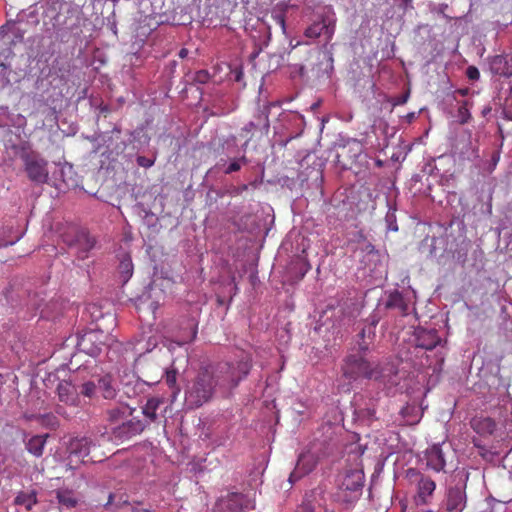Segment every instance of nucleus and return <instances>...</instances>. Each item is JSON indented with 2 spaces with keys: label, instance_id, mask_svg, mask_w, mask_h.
<instances>
[{
  "label": "nucleus",
  "instance_id": "obj_1",
  "mask_svg": "<svg viewBox=\"0 0 512 512\" xmlns=\"http://www.w3.org/2000/svg\"><path fill=\"white\" fill-rule=\"evenodd\" d=\"M248 361L237 363H219L216 366L201 367L185 388V405L188 409H197L210 402L219 392L227 397L249 374Z\"/></svg>",
  "mask_w": 512,
  "mask_h": 512
},
{
  "label": "nucleus",
  "instance_id": "obj_2",
  "mask_svg": "<svg viewBox=\"0 0 512 512\" xmlns=\"http://www.w3.org/2000/svg\"><path fill=\"white\" fill-rule=\"evenodd\" d=\"M342 377L350 384L360 379H371L378 374V366L359 353L349 354L343 360Z\"/></svg>",
  "mask_w": 512,
  "mask_h": 512
},
{
  "label": "nucleus",
  "instance_id": "obj_3",
  "mask_svg": "<svg viewBox=\"0 0 512 512\" xmlns=\"http://www.w3.org/2000/svg\"><path fill=\"white\" fill-rule=\"evenodd\" d=\"M469 473L464 469L455 470L445 499V508L448 512H461L466 506V486Z\"/></svg>",
  "mask_w": 512,
  "mask_h": 512
},
{
  "label": "nucleus",
  "instance_id": "obj_4",
  "mask_svg": "<svg viewBox=\"0 0 512 512\" xmlns=\"http://www.w3.org/2000/svg\"><path fill=\"white\" fill-rule=\"evenodd\" d=\"M365 476L361 470H349L338 485L335 500L346 505L354 504L362 495Z\"/></svg>",
  "mask_w": 512,
  "mask_h": 512
},
{
  "label": "nucleus",
  "instance_id": "obj_5",
  "mask_svg": "<svg viewBox=\"0 0 512 512\" xmlns=\"http://www.w3.org/2000/svg\"><path fill=\"white\" fill-rule=\"evenodd\" d=\"M406 478L416 487V503L428 504L436 489L435 481L415 468L407 469Z\"/></svg>",
  "mask_w": 512,
  "mask_h": 512
},
{
  "label": "nucleus",
  "instance_id": "obj_6",
  "mask_svg": "<svg viewBox=\"0 0 512 512\" xmlns=\"http://www.w3.org/2000/svg\"><path fill=\"white\" fill-rule=\"evenodd\" d=\"M108 338L103 330H89L78 336L76 347L79 352L97 357L106 347Z\"/></svg>",
  "mask_w": 512,
  "mask_h": 512
},
{
  "label": "nucleus",
  "instance_id": "obj_7",
  "mask_svg": "<svg viewBox=\"0 0 512 512\" xmlns=\"http://www.w3.org/2000/svg\"><path fill=\"white\" fill-rule=\"evenodd\" d=\"M24 170L28 178L36 184L47 183L49 178L48 162L36 153L24 152L21 155Z\"/></svg>",
  "mask_w": 512,
  "mask_h": 512
},
{
  "label": "nucleus",
  "instance_id": "obj_8",
  "mask_svg": "<svg viewBox=\"0 0 512 512\" xmlns=\"http://www.w3.org/2000/svg\"><path fill=\"white\" fill-rule=\"evenodd\" d=\"M381 319L377 311H373L366 319L357 325L358 333L355 341L360 352H367L374 343L376 337V326Z\"/></svg>",
  "mask_w": 512,
  "mask_h": 512
},
{
  "label": "nucleus",
  "instance_id": "obj_9",
  "mask_svg": "<svg viewBox=\"0 0 512 512\" xmlns=\"http://www.w3.org/2000/svg\"><path fill=\"white\" fill-rule=\"evenodd\" d=\"M255 508L254 500L242 493L232 492L222 496L216 503L218 512H245Z\"/></svg>",
  "mask_w": 512,
  "mask_h": 512
},
{
  "label": "nucleus",
  "instance_id": "obj_10",
  "mask_svg": "<svg viewBox=\"0 0 512 512\" xmlns=\"http://www.w3.org/2000/svg\"><path fill=\"white\" fill-rule=\"evenodd\" d=\"M269 113L268 105L259 108L254 115V120L249 121L241 128L240 135L246 139H252L256 132H260L261 135H268L270 129Z\"/></svg>",
  "mask_w": 512,
  "mask_h": 512
},
{
  "label": "nucleus",
  "instance_id": "obj_11",
  "mask_svg": "<svg viewBox=\"0 0 512 512\" xmlns=\"http://www.w3.org/2000/svg\"><path fill=\"white\" fill-rule=\"evenodd\" d=\"M147 423L138 418L124 420L120 424L112 427L111 438L115 441H125L139 435L146 428Z\"/></svg>",
  "mask_w": 512,
  "mask_h": 512
},
{
  "label": "nucleus",
  "instance_id": "obj_12",
  "mask_svg": "<svg viewBox=\"0 0 512 512\" xmlns=\"http://www.w3.org/2000/svg\"><path fill=\"white\" fill-rule=\"evenodd\" d=\"M421 461L425 464L426 468L434 472H445L447 464L446 452L444 451V443L433 444L429 446L424 452Z\"/></svg>",
  "mask_w": 512,
  "mask_h": 512
},
{
  "label": "nucleus",
  "instance_id": "obj_13",
  "mask_svg": "<svg viewBox=\"0 0 512 512\" xmlns=\"http://www.w3.org/2000/svg\"><path fill=\"white\" fill-rule=\"evenodd\" d=\"M317 464V458L311 451L303 452L299 455L296 466L289 476L290 483H294L303 476L314 470Z\"/></svg>",
  "mask_w": 512,
  "mask_h": 512
},
{
  "label": "nucleus",
  "instance_id": "obj_14",
  "mask_svg": "<svg viewBox=\"0 0 512 512\" xmlns=\"http://www.w3.org/2000/svg\"><path fill=\"white\" fill-rule=\"evenodd\" d=\"M55 187L59 190L71 189L78 185L76 173L71 164L65 163L53 172Z\"/></svg>",
  "mask_w": 512,
  "mask_h": 512
},
{
  "label": "nucleus",
  "instance_id": "obj_15",
  "mask_svg": "<svg viewBox=\"0 0 512 512\" xmlns=\"http://www.w3.org/2000/svg\"><path fill=\"white\" fill-rule=\"evenodd\" d=\"M415 348L431 351L441 344V337L436 329L417 328L414 333Z\"/></svg>",
  "mask_w": 512,
  "mask_h": 512
},
{
  "label": "nucleus",
  "instance_id": "obj_16",
  "mask_svg": "<svg viewBox=\"0 0 512 512\" xmlns=\"http://www.w3.org/2000/svg\"><path fill=\"white\" fill-rule=\"evenodd\" d=\"M96 241L86 231L79 230L72 242L69 243L71 247L76 250L79 259H86L89 252L95 247Z\"/></svg>",
  "mask_w": 512,
  "mask_h": 512
},
{
  "label": "nucleus",
  "instance_id": "obj_17",
  "mask_svg": "<svg viewBox=\"0 0 512 512\" xmlns=\"http://www.w3.org/2000/svg\"><path fill=\"white\" fill-rule=\"evenodd\" d=\"M328 495L326 492V488L322 485L317 486L312 489L309 493L305 495L303 500L304 503L312 506V509L316 511V509H322L323 512H335L334 509H330L327 504Z\"/></svg>",
  "mask_w": 512,
  "mask_h": 512
},
{
  "label": "nucleus",
  "instance_id": "obj_18",
  "mask_svg": "<svg viewBox=\"0 0 512 512\" xmlns=\"http://www.w3.org/2000/svg\"><path fill=\"white\" fill-rule=\"evenodd\" d=\"M57 394L59 400L67 405L77 406L79 403L77 391L68 381L64 380L59 382L57 386Z\"/></svg>",
  "mask_w": 512,
  "mask_h": 512
},
{
  "label": "nucleus",
  "instance_id": "obj_19",
  "mask_svg": "<svg viewBox=\"0 0 512 512\" xmlns=\"http://www.w3.org/2000/svg\"><path fill=\"white\" fill-rule=\"evenodd\" d=\"M92 441L87 437L74 438L69 442L68 450L70 455L78 458H85L90 453Z\"/></svg>",
  "mask_w": 512,
  "mask_h": 512
},
{
  "label": "nucleus",
  "instance_id": "obj_20",
  "mask_svg": "<svg viewBox=\"0 0 512 512\" xmlns=\"http://www.w3.org/2000/svg\"><path fill=\"white\" fill-rule=\"evenodd\" d=\"M386 309H396L403 316L408 314L409 306L401 292L394 290L388 294L385 302Z\"/></svg>",
  "mask_w": 512,
  "mask_h": 512
},
{
  "label": "nucleus",
  "instance_id": "obj_21",
  "mask_svg": "<svg viewBox=\"0 0 512 512\" xmlns=\"http://www.w3.org/2000/svg\"><path fill=\"white\" fill-rule=\"evenodd\" d=\"M250 141H251V138H248L242 144V146H241L242 155L241 156H239V157L234 156L233 158H231L230 163L224 169L225 174L229 175L234 172H237L241 169L242 165L248 164L249 160L247 159L245 154H246V151H247Z\"/></svg>",
  "mask_w": 512,
  "mask_h": 512
},
{
  "label": "nucleus",
  "instance_id": "obj_22",
  "mask_svg": "<svg viewBox=\"0 0 512 512\" xmlns=\"http://www.w3.org/2000/svg\"><path fill=\"white\" fill-rule=\"evenodd\" d=\"M97 387L98 391L105 399H113L116 397L117 392L111 375L106 374L98 378Z\"/></svg>",
  "mask_w": 512,
  "mask_h": 512
},
{
  "label": "nucleus",
  "instance_id": "obj_23",
  "mask_svg": "<svg viewBox=\"0 0 512 512\" xmlns=\"http://www.w3.org/2000/svg\"><path fill=\"white\" fill-rule=\"evenodd\" d=\"M14 23H26L31 26H36L39 23L38 9L36 4L29 6L27 9L21 10L14 20Z\"/></svg>",
  "mask_w": 512,
  "mask_h": 512
},
{
  "label": "nucleus",
  "instance_id": "obj_24",
  "mask_svg": "<svg viewBox=\"0 0 512 512\" xmlns=\"http://www.w3.org/2000/svg\"><path fill=\"white\" fill-rule=\"evenodd\" d=\"M491 69L495 74L510 77L512 75V67L503 55H496L491 60Z\"/></svg>",
  "mask_w": 512,
  "mask_h": 512
},
{
  "label": "nucleus",
  "instance_id": "obj_25",
  "mask_svg": "<svg viewBox=\"0 0 512 512\" xmlns=\"http://www.w3.org/2000/svg\"><path fill=\"white\" fill-rule=\"evenodd\" d=\"M67 20L68 17L61 13H56L51 18V25L57 37L62 38L65 31H73V25H68Z\"/></svg>",
  "mask_w": 512,
  "mask_h": 512
},
{
  "label": "nucleus",
  "instance_id": "obj_26",
  "mask_svg": "<svg viewBox=\"0 0 512 512\" xmlns=\"http://www.w3.org/2000/svg\"><path fill=\"white\" fill-rule=\"evenodd\" d=\"M163 398L151 397L147 400L145 406L142 409L143 415L149 419V422H154L157 419V410L161 404H163Z\"/></svg>",
  "mask_w": 512,
  "mask_h": 512
},
{
  "label": "nucleus",
  "instance_id": "obj_27",
  "mask_svg": "<svg viewBox=\"0 0 512 512\" xmlns=\"http://www.w3.org/2000/svg\"><path fill=\"white\" fill-rule=\"evenodd\" d=\"M47 435H35L31 437L26 443V449L28 452L36 457H40L43 454L44 446L46 443Z\"/></svg>",
  "mask_w": 512,
  "mask_h": 512
},
{
  "label": "nucleus",
  "instance_id": "obj_28",
  "mask_svg": "<svg viewBox=\"0 0 512 512\" xmlns=\"http://www.w3.org/2000/svg\"><path fill=\"white\" fill-rule=\"evenodd\" d=\"M131 413L132 412L128 411L127 407H124V406L113 407V408L107 410V420L109 421L110 424L116 426L126 419L127 414L131 415Z\"/></svg>",
  "mask_w": 512,
  "mask_h": 512
},
{
  "label": "nucleus",
  "instance_id": "obj_29",
  "mask_svg": "<svg viewBox=\"0 0 512 512\" xmlns=\"http://www.w3.org/2000/svg\"><path fill=\"white\" fill-rule=\"evenodd\" d=\"M56 498L58 503L66 508H74L78 503V499L75 497L74 492L69 489L56 490Z\"/></svg>",
  "mask_w": 512,
  "mask_h": 512
},
{
  "label": "nucleus",
  "instance_id": "obj_30",
  "mask_svg": "<svg viewBox=\"0 0 512 512\" xmlns=\"http://www.w3.org/2000/svg\"><path fill=\"white\" fill-rule=\"evenodd\" d=\"M473 427L479 434H493L496 429V423L491 418H482L474 420Z\"/></svg>",
  "mask_w": 512,
  "mask_h": 512
},
{
  "label": "nucleus",
  "instance_id": "obj_31",
  "mask_svg": "<svg viewBox=\"0 0 512 512\" xmlns=\"http://www.w3.org/2000/svg\"><path fill=\"white\" fill-rule=\"evenodd\" d=\"M15 505H23L27 510H31L37 503L36 492L30 493L19 492L14 500Z\"/></svg>",
  "mask_w": 512,
  "mask_h": 512
},
{
  "label": "nucleus",
  "instance_id": "obj_32",
  "mask_svg": "<svg viewBox=\"0 0 512 512\" xmlns=\"http://www.w3.org/2000/svg\"><path fill=\"white\" fill-rule=\"evenodd\" d=\"M118 270L122 282L126 283L133 274V264L130 256L126 255L125 257H123V259L119 263Z\"/></svg>",
  "mask_w": 512,
  "mask_h": 512
},
{
  "label": "nucleus",
  "instance_id": "obj_33",
  "mask_svg": "<svg viewBox=\"0 0 512 512\" xmlns=\"http://www.w3.org/2000/svg\"><path fill=\"white\" fill-rule=\"evenodd\" d=\"M40 425L45 428L55 430L59 426L58 418L52 413L39 414L33 417Z\"/></svg>",
  "mask_w": 512,
  "mask_h": 512
},
{
  "label": "nucleus",
  "instance_id": "obj_34",
  "mask_svg": "<svg viewBox=\"0 0 512 512\" xmlns=\"http://www.w3.org/2000/svg\"><path fill=\"white\" fill-rule=\"evenodd\" d=\"M222 148L226 156L231 157L238 153L241 150V147L238 146V140L235 135H229L223 142Z\"/></svg>",
  "mask_w": 512,
  "mask_h": 512
},
{
  "label": "nucleus",
  "instance_id": "obj_35",
  "mask_svg": "<svg viewBox=\"0 0 512 512\" xmlns=\"http://www.w3.org/2000/svg\"><path fill=\"white\" fill-rule=\"evenodd\" d=\"M325 28V20L315 22L305 30V36L308 38H318L322 35Z\"/></svg>",
  "mask_w": 512,
  "mask_h": 512
},
{
  "label": "nucleus",
  "instance_id": "obj_36",
  "mask_svg": "<svg viewBox=\"0 0 512 512\" xmlns=\"http://www.w3.org/2000/svg\"><path fill=\"white\" fill-rule=\"evenodd\" d=\"M385 222L387 224V229L389 231H393V232L398 231L395 209H392L391 207H389V210L385 216Z\"/></svg>",
  "mask_w": 512,
  "mask_h": 512
},
{
  "label": "nucleus",
  "instance_id": "obj_37",
  "mask_svg": "<svg viewBox=\"0 0 512 512\" xmlns=\"http://www.w3.org/2000/svg\"><path fill=\"white\" fill-rule=\"evenodd\" d=\"M457 117L461 124H465L471 118V114L468 108V101H464L458 108Z\"/></svg>",
  "mask_w": 512,
  "mask_h": 512
},
{
  "label": "nucleus",
  "instance_id": "obj_38",
  "mask_svg": "<svg viewBox=\"0 0 512 512\" xmlns=\"http://www.w3.org/2000/svg\"><path fill=\"white\" fill-rule=\"evenodd\" d=\"M166 383L167 385L170 387V388H173L174 391H173V395H176L179 393V388L176 386V381H177V372L176 370L174 369H171V370H167L166 371Z\"/></svg>",
  "mask_w": 512,
  "mask_h": 512
},
{
  "label": "nucleus",
  "instance_id": "obj_39",
  "mask_svg": "<svg viewBox=\"0 0 512 512\" xmlns=\"http://www.w3.org/2000/svg\"><path fill=\"white\" fill-rule=\"evenodd\" d=\"M98 391L97 384L94 381H88L82 384L81 386V394L86 397H93Z\"/></svg>",
  "mask_w": 512,
  "mask_h": 512
},
{
  "label": "nucleus",
  "instance_id": "obj_40",
  "mask_svg": "<svg viewBox=\"0 0 512 512\" xmlns=\"http://www.w3.org/2000/svg\"><path fill=\"white\" fill-rule=\"evenodd\" d=\"M502 113L505 119L512 121V89L510 90L509 96L505 100Z\"/></svg>",
  "mask_w": 512,
  "mask_h": 512
},
{
  "label": "nucleus",
  "instance_id": "obj_41",
  "mask_svg": "<svg viewBox=\"0 0 512 512\" xmlns=\"http://www.w3.org/2000/svg\"><path fill=\"white\" fill-rule=\"evenodd\" d=\"M335 32V23L333 21L325 20V28L323 29L322 35L325 37L326 41L329 42Z\"/></svg>",
  "mask_w": 512,
  "mask_h": 512
},
{
  "label": "nucleus",
  "instance_id": "obj_42",
  "mask_svg": "<svg viewBox=\"0 0 512 512\" xmlns=\"http://www.w3.org/2000/svg\"><path fill=\"white\" fill-rule=\"evenodd\" d=\"M359 416L366 418L367 420H374L376 418V410L374 407L358 408Z\"/></svg>",
  "mask_w": 512,
  "mask_h": 512
},
{
  "label": "nucleus",
  "instance_id": "obj_43",
  "mask_svg": "<svg viewBox=\"0 0 512 512\" xmlns=\"http://www.w3.org/2000/svg\"><path fill=\"white\" fill-rule=\"evenodd\" d=\"M210 74L207 70H199L194 74L193 81L199 84H205L209 81Z\"/></svg>",
  "mask_w": 512,
  "mask_h": 512
},
{
  "label": "nucleus",
  "instance_id": "obj_44",
  "mask_svg": "<svg viewBox=\"0 0 512 512\" xmlns=\"http://www.w3.org/2000/svg\"><path fill=\"white\" fill-rule=\"evenodd\" d=\"M410 97V91L407 90L405 93H403L402 95H399V96H395L393 98L390 99V103L393 105V106H399V105H404L408 99Z\"/></svg>",
  "mask_w": 512,
  "mask_h": 512
},
{
  "label": "nucleus",
  "instance_id": "obj_45",
  "mask_svg": "<svg viewBox=\"0 0 512 512\" xmlns=\"http://www.w3.org/2000/svg\"><path fill=\"white\" fill-rule=\"evenodd\" d=\"M466 76L471 81H477L480 78V72L476 66H468L466 69Z\"/></svg>",
  "mask_w": 512,
  "mask_h": 512
},
{
  "label": "nucleus",
  "instance_id": "obj_46",
  "mask_svg": "<svg viewBox=\"0 0 512 512\" xmlns=\"http://www.w3.org/2000/svg\"><path fill=\"white\" fill-rule=\"evenodd\" d=\"M136 161H137V164L143 168H150L151 166L154 165V162H155L154 159H150L145 156H138Z\"/></svg>",
  "mask_w": 512,
  "mask_h": 512
},
{
  "label": "nucleus",
  "instance_id": "obj_47",
  "mask_svg": "<svg viewBox=\"0 0 512 512\" xmlns=\"http://www.w3.org/2000/svg\"><path fill=\"white\" fill-rule=\"evenodd\" d=\"M448 9V4L441 3L433 8L432 11L437 12L438 14L442 15L446 20H451L452 18L448 16L445 11Z\"/></svg>",
  "mask_w": 512,
  "mask_h": 512
},
{
  "label": "nucleus",
  "instance_id": "obj_48",
  "mask_svg": "<svg viewBox=\"0 0 512 512\" xmlns=\"http://www.w3.org/2000/svg\"><path fill=\"white\" fill-rule=\"evenodd\" d=\"M500 160V152L499 151H495L492 156H491V161H490V164H489V168H488V171L489 172H492L496 165L498 164Z\"/></svg>",
  "mask_w": 512,
  "mask_h": 512
},
{
  "label": "nucleus",
  "instance_id": "obj_49",
  "mask_svg": "<svg viewBox=\"0 0 512 512\" xmlns=\"http://www.w3.org/2000/svg\"><path fill=\"white\" fill-rule=\"evenodd\" d=\"M131 505H132L131 512H155V510H153L151 508L140 507L141 502H139V501H134Z\"/></svg>",
  "mask_w": 512,
  "mask_h": 512
},
{
  "label": "nucleus",
  "instance_id": "obj_50",
  "mask_svg": "<svg viewBox=\"0 0 512 512\" xmlns=\"http://www.w3.org/2000/svg\"><path fill=\"white\" fill-rule=\"evenodd\" d=\"M296 512H316V511L314 509H312V506H310L309 504L302 502V504L300 505V507L297 509Z\"/></svg>",
  "mask_w": 512,
  "mask_h": 512
},
{
  "label": "nucleus",
  "instance_id": "obj_51",
  "mask_svg": "<svg viewBox=\"0 0 512 512\" xmlns=\"http://www.w3.org/2000/svg\"><path fill=\"white\" fill-rule=\"evenodd\" d=\"M20 237H17L15 240L13 241H4L3 239H0V248L2 247H7V246H11L13 244H15L18 240H19Z\"/></svg>",
  "mask_w": 512,
  "mask_h": 512
},
{
  "label": "nucleus",
  "instance_id": "obj_52",
  "mask_svg": "<svg viewBox=\"0 0 512 512\" xmlns=\"http://www.w3.org/2000/svg\"><path fill=\"white\" fill-rule=\"evenodd\" d=\"M55 411H56L57 414H59L61 416H64V417L67 416L66 413H65L64 408L62 406H60V405L56 407Z\"/></svg>",
  "mask_w": 512,
  "mask_h": 512
},
{
  "label": "nucleus",
  "instance_id": "obj_53",
  "mask_svg": "<svg viewBox=\"0 0 512 512\" xmlns=\"http://www.w3.org/2000/svg\"><path fill=\"white\" fill-rule=\"evenodd\" d=\"M188 53H189L188 49H186V48H182V49L179 51L178 55H179V57H180V58H182V59H183V58L187 57Z\"/></svg>",
  "mask_w": 512,
  "mask_h": 512
},
{
  "label": "nucleus",
  "instance_id": "obj_54",
  "mask_svg": "<svg viewBox=\"0 0 512 512\" xmlns=\"http://www.w3.org/2000/svg\"><path fill=\"white\" fill-rule=\"evenodd\" d=\"M491 112V107L490 106H485L482 111H481V114L483 117H486L488 114H490Z\"/></svg>",
  "mask_w": 512,
  "mask_h": 512
},
{
  "label": "nucleus",
  "instance_id": "obj_55",
  "mask_svg": "<svg viewBox=\"0 0 512 512\" xmlns=\"http://www.w3.org/2000/svg\"><path fill=\"white\" fill-rule=\"evenodd\" d=\"M277 22L285 29V19L282 15L277 16Z\"/></svg>",
  "mask_w": 512,
  "mask_h": 512
},
{
  "label": "nucleus",
  "instance_id": "obj_56",
  "mask_svg": "<svg viewBox=\"0 0 512 512\" xmlns=\"http://www.w3.org/2000/svg\"><path fill=\"white\" fill-rule=\"evenodd\" d=\"M302 277L307 273V271L310 269V265L308 263H302Z\"/></svg>",
  "mask_w": 512,
  "mask_h": 512
},
{
  "label": "nucleus",
  "instance_id": "obj_57",
  "mask_svg": "<svg viewBox=\"0 0 512 512\" xmlns=\"http://www.w3.org/2000/svg\"><path fill=\"white\" fill-rule=\"evenodd\" d=\"M328 61L330 63V69L333 70V56L331 53L327 54Z\"/></svg>",
  "mask_w": 512,
  "mask_h": 512
},
{
  "label": "nucleus",
  "instance_id": "obj_58",
  "mask_svg": "<svg viewBox=\"0 0 512 512\" xmlns=\"http://www.w3.org/2000/svg\"><path fill=\"white\" fill-rule=\"evenodd\" d=\"M295 68L299 72V74L302 76L304 73V66L303 65H295Z\"/></svg>",
  "mask_w": 512,
  "mask_h": 512
},
{
  "label": "nucleus",
  "instance_id": "obj_59",
  "mask_svg": "<svg viewBox=\"0 0 512 512\" xmlns=\"http://www.w3.org/2000/svg\"><path fill=\"white\" fill-rule=\"evenodd\" d=\"M231 282L233 283L234 294H236L237 291H238V287H237V284L235 283V277L234 276L231 278Z\"/></svg>",
  "mask_w": 512,
  "mask_h": 512
},
{
  "label": "nucleus",
  "instance_id": "obj_60",
  "mask_svg": "<svg viewBox=\"0 0 512 512\" xmlns=\"http://www.w3.org/2000/svg\"><path fill=\"white\" fill-rule=\"evenodd\" d=\"M113 494H110L109 497H108V502L105 504V507L109 506L112 504V500H113Z\"/></svg>",
  "mask_w": 512,
  "mask_h": 512
},
{
  "label": "nucleus",
  "instance_id": "obj_61",
  "mask_svg": "<svg viewBox=\"0 0 512 512\" xmlns=\"http://www.w3.org/2000/svg\"><path fill=\"white\" fill-rule=\"evenodd\" d=\"M196 334H197V331H196V329H194V330L192 331V335H191V337H190V339H189V340H190V341H191V340H193V339L196 337Z\"/></svg>",
  "mask_w": 512,
  "mask_h": 512
},
{
  "label": "nucleus",
  "instance_id": "obj_62",
  "mask_svg": "<svg viewBox=\"0 0 512 512\" xmlns=\"http://www.w3.org/2000/svg\"><path fill=\"white\" fill-rule=\"evenodd\" d=\"M459 92H460L462 95H466V94H467V89L460 90Z\"/></svg>",
  "mask_w": 512,
  "mask_h": 512
},
{
  "label": "nucleus",
  "instance_id": "obj_63",
  "mask_svg": "<svg viewBox=\"0 0 512 512\" xmlns=\"http://www.w3.org/2000/svg\"><path fill=\"white\" fill-rule=\"evenodd\" d=\"M47 512H57V508H50Z\"/></svg>",
  "mask_w": 512,
  "mask_h": 512
},
{
  "label": "nucleus",
  "instance_id": "obj_64",
  "mask_svg": "<svg viewBox=\"0 0 512 512\" xmlns=\"http://www.w3.org/2000/svg\"><path fill=\"white\" fill-rule=\"evenodd\" d=\"M0 110H7V107L1 106Z\"/></svg>",
  "mask_w": 512,
  "mask_h": 512
}]
</instances>
